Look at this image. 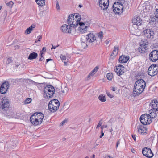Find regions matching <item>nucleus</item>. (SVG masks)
Wrapping results in <instances>:
<instances>
[{"label": "nucleus", "instance_id": "f257e3e1", "mask_svg": "<svg viewBox=\"0 0 158 158\" xmlns=\"http://www.w3.org/2000/svg\"><path fill=\"white\" fill-rule=\"evenodd\" d=\"M44 118V114L41 112L33 114L30 117V121L35 126L41 124Z\"/></svg>", "mask_w": 158, "mask_h": 158}, {"label": "nucleus", "instance_id": "f03ea898", "mask_svg": "<svg viewBox=\"0 0 158 158\" xmlns=\"http://www.w3.org/2000/svg\"><path fill=\"white\" fill-rule=\"evenodd\" d=\"M59 106V101L57 99H53L49 102L48 108L52 112H54L58 109Z\"/></svg>", "mask_w": 158, "mask_h": 158}, {"label": "nucleus", "instance_id": "7ed1b4c3", "mask_svg": "<svg viewBox=\"0 0 158 158\" xmlns=\"http://www.w3.org/2000/svg\"><path fill=\"white\" fill-rule=\"evenodd\" d=\"M9 106L8 99L4 97L0 102V111H6L8 110Z\"/></svg>", "mask_w": 158, "mask_h": 158}, {"label": "nucleus", "instance_id": "20e7f679", "mask_svg": "<svg viewBox=\"0 0 158 158\" xmlns=\"http://www.w3.org/2000/svg\"><path fill=\"white\" fill-rule=\"evenodd\" d=\"M141 123L144 125L149 124L152 122V120L149 117L148 114H142L140 118Z\"/></svg>", "mask_w": 158, "mask_h": 158}, {"label": "nucleus", "instance_id": "39448f33", "mask_svg": "<svg viewBox=\"0 0 158 158\" xmlns=\"http://www.w3.org/2000/svg\"><path fill=\"white\" fill-rule=\"evenodd\" d=\"M143 34L144 36L148 39L152 40L154 38V33L152 29H143Z\"/></svg>", "mask_w": 158, "mask_h": 158}, {"label": "nucleus", "instance_id": "423d86ee", "mask_svg": "<svg viewBox=\"0 0 158 158\" xmlns=\"http://www.w3.org/2000/svg\"><path fill=\"white\" fill-rule=\"evenodd\" d=\"M90 23L89 21L85 22L84 23L81 22L79 23L80 31L82 33H85L87 31V28L89 26Z\"/></svg>", "mask_w": 158, "mask_h": 158}, {"label": "nucleus", "instance_id": "0eeeda50", "mask_svg": "<svg viewBox=\"0 0 158 158\" xmlns=\"http://www.w3.org/2000/svg\"><path fill=\"white\" fill-rule=\"evenodd\" d=\"M142 153L144 156L148 158H151L154 155L150 148L148 147L143 148L142 149Z\"/></svg>", "mask_w": 158, "mask_h": 158}, {"label": "nucleus", "instance_id": "6e6552de", "mask_svg": "<svg viewBox=\"0 0 158 158\" xmlns=\"http://www.w3.org/2000/svg\"><path fill=\"white\" fill-rule=\"evenodd\" d=\"M149 59L152 62H156L158 60V51L154 50L149 54Z\"/></svg>", "mask_w": 158, "mask_h": 158}, {"label": "nucleus", "instance_id": "1a4fd4ad", "mask_svg": "<svg viewBox=\"0 0 158 158\" xmlns=\"http://www.w3.org/2000/svg\"><path fill=\"white\" fill-rule=\"evenodd\" d=\"M80 17V15L79 14L75 13L74 15L71 14L69 15L67 19L68 23L69 26L71 25L72 22L74 20L76 21L77 18Z\"/></svg>", "mask_w": 158, "mask_h": 158}, {"label": "nucleus", "instance_id": "9d476101", "mask_svg": "<svg viewBox=\"0 0 158 158\" xmlns=\"http://www.w3.org/2000/svg\"><path fill=\"white\" fill-rule=\"evenodd\" d=\"M144 89V88H142L134 85L133 92L134 96H136L140 94Z\"/></svg>", "mask_w": 158, "mask_h": 158}, {"label": "nucleus", "instance_id": "9b49d317", "mask_svg": "<svg viewBox=\"0 0 158 158\" xmlns=\"http://www.w3.org/2000/svg\"><path fill=\"white\" fill-rule=\"evenodd\" d=\"M99 3L102 10H106L109 5L108 0H99Z\"/></svg>", "mask_w": 158, "mask_h": 158}, {"label": "nucleus", "instance_id": "f8f14e48", "mask_svg": "<svg viewBox=\"0 0 158 158\" xmlns=\"http://www.w3.org/2000/svg\"><path fill=\"white\" fill-rule=\"evenodd\" d=\"M55 91L51 90V89H44V93L45 98H49L52 97L54 94Z\"/></svg>", "mask_w": 158, "mask_h": 158}, {"label": "nucleus", "instance_id": "ddd939ff", "mask_svg": "<svg viewBox=\"0 0 158 158\" xmlns=\"http://www.w3.org/2000/svg\"><path fill=\"white\" fill-rule=\"evenodd\" d=\"M114 71L118 75L120 76L124 72V67L121 65H118L114 68Z\"/></svg>", "mask_w": 158, "mask_h": 158}, {"label": "nucleus", "instance_id": "4468645a", "mask_svg": "<svg viewBox=\"0 0 158 158\" xmlns=\"http://www.w3.org/2000/svg\"><path fill=\"white\" fill-rule=\"evenodd\" d=\"M132 23H133V26L135 27V26H139L141 25L142 21L139 17H135L132 19Z\"/></svg>", "mask_w": 158, "mask_h": 158}, {"label": "nucleus", "instance_id": "2eb2a0df", "mask_svg": "<svg viewBox=\"0 0 158 158\" xmlns=\"http://www.w3.org/2000/svg\"><path fill=\"white\" fill-rule=\"evenodd\" d=\"M146 82L145 81L142 79H138L135 82L134 85L142 88H145L146 86Z\"/></svg>", "mask_w": 158, "mask_h": 158}, {"label": "nucleus", "instance_id": "dca6fc26", "mask_svg": "<svg viewBox=\"0 0 158 158\" xmlns=\"http://www.w3.org/2000/svg\"><path fill=\"white\" fill-rule=\"evenodd\" d=\"M151 109L154 111H158V102L156 100H153L150 105Z\"/></svg>", "mask_w": 158, "mask_h": 158}, {"label": "nucleus", "instance_id": "f3484780", "mask_svg": "<svg viewBox=\"0 0 158 158\" xmlns=\"http://www.w3.org/2000/svg\"><path fill=\"white\" fill-rule=\"evenodd\" d=\"M9 86L8 82L3 83L0 88V92L2 94H5L7 91Z\"/></svg>", "mask_w": 158, "mask_h": 158}, {"label": "nucleus", "instance_id": "a211bd4d", "mask_svg": "<svg viewBox=\"0 0 158 158\" xmlns=\"http://www.w3.org/2000/svg\"><path fill=\"white\" fill-rule=\"evenodd\" d=\"M96 40L95 35L92 33H90L87 35L86 37V43L88 42H93Z\"/></svg>", "mask_w": 158, "mask_h": 158}, {"label": "nucleus", "instance_id": "6ab92c4d", "mask_svg": "<svg viewBox=\"0 0 158 158\" xmlns=\"http://www.w3.org/2000/svg\"><path fill=\"white\" fill-rule=\"evenodd\" d=\"M148 75L151 76H153L156 75L158 73L157 69H153L152 67H149L148 70Z\"/></svg>", "mask_w": 158, "mask_h": 158}, {"label": "nucleus", "instance_id": "aec40b11", "mask_svg": "<svg viewBox=\"0 0 158 158\" xmlns=\"http://www.w3.org/2000/svg\"><path fill=\"white\" fill-rule=\"evenodd\" d=\"M68 27V26L66 24L63 25L61 27V29L62 31L64 33H71L72 28H70L69 26Z\"/></svg>", "mask_w": 158, "mask_h": 158}, {"label": "nucleus", "instance_id": "412c9836", "mask_svg": "<svg viewBox=\"0 0 158 158\" xmlns=\"http://www.w3.org/2000/svg\"><path fill=\"white\" fill-rule=\"evenodd\" d=\"M81 19V18L80 17H79L77 18L76 21L74 20V21H73V22H72L71 25H70L69 26L70 28H71V27L73 28L75 27L78 25V24L79 25V23L81 22H80Z\"/></svg>", "mask_w": 158, "mask_h": 158}, {"label": "nucleus", "instance_id": "4be33fe9", "mask_svg": "<svg viewBox=\"0 0 158 158\" xmlns=\"http://www.w3.org/2000/svg\"><path fill=\"white\" fill-rule=\"evenodd\" d=\"M157 111H154V110H153L151 109L149 110V114H148L149 117L151 119L152 118H154L156 117L157 113L156 112Z\"/></svg>", "mask_w": 158, "mask_h": 158}, {"label": "nucleus", "instance_id": "5701e85b", "mask_svg": "<svg viewBox=\"0 0 158 158\" xmlns=\"http://www.w3.org/2000/svg\"><path fill=\"white\" fill-rule=\"evenodd\" d=\"M137 129L139 133L142 134L145 133L147 131L146 128L143 126H139L137 127Z\"/></svg>", "mask_w": 158, "mask_h": 158}, {"label": "nucleus", "instance_id": "b1692460", "mask_svg": "<svg viewBox=\"0 0 158 158\" xmlns=\"http://www.w3.org/2000/svg\"><path fill=\"white\" fill-rule=\"evenodd\" d=\"M129 58L125 56H120L119 59V61L120 63H125L128 60Z\"/></svg>", "mask_w": 158, "mask_h": 158}, {"label": "nucleus", "instance_id": "393cba45", "mask_svg": "<svg viewBox=\"0 0 158 158\" xmlns=\"http://www.w3.org/2000/svg\"><path fill=\"white\" fill-rule=\"evenodd\" d=\"M35 27V24H32L31 26L25 30V33L27 34H30L33 30V29Z\"/></svg>", "mask_w": 158, "mask_h": 158}, {"label": "nucleus", "instance_id": "a878e982", "mask_svg": "<svg viewBox=\"0 0 158 158\" xmlns=\"http://www.w3.org/2000/svg\"><path fill=\"white\" fill-rule=\"evenodd\" d=\"M38 56V54L36 52H32L28 56V59L29 60H33L35 59Z\"/></svg>", "mask_w": 158, "mask_h": 158}, {"label": "nucleus", "instance_id": "bb28decb", "mask_svg": "<svg viewBox=\"0 0 158 158\" xmlns=\"http://www.w3.org/2000/svg\"><path fill=\"white\" fill-rule=\"evenodd\" d=\"M123 8L120 9L119 8H113V11L115 14L117 13L118 14H121L123 13Z\"/></svg>", "mask_w": 158, "mask_h": 158}, {"label": "nucleus", "instance_id": "cd10ccee", "mask_svg": "<svg viewBox=\"0 0 158 158\" xmlns=\"http://www.w3.org/2000/svg\"><path fill=\"white\" fill-rule=\"evenodd\" d=\"M113 8H119L120 9L123 8V6L122 4L121 3H119V2H115L113 5Z\"/></svg>", "mask_w": 158, "mask_h": 158}, {"label": "nucleus", "instance_id": "c85d7f7f", "mask_svg": "<svg viewBox=\"0 0 158 158\" xmlns=\"http://www.w3.org/2000/svg\"><path fill=\"white\" fill-rule=\"evenodd\" d=\"M36 2L37 4L41 6H43L45 5L44 0H36Z\"/></svg>", "mask_w": 158, "mask_h": 158}, {"label": "nucleus", "instance_id": "c756f323", "mask_svg": "<svg viewBox=\"0 0 158 158\" xmlns=\"http://www.w3.org/2000/svg\"><path fill=\"white\" fill-rule=\"evenodd\" d=\"M5 61L6 64H8L11 63L13 62V60L12 57H6L5 59Z\"/></svg>", "mask_w": 158, "mask_h": 158}, {"label": "nucleus", "instance_id": "7c9ffc66", "mask_svg": "<svg viewBox=\"0 0 158 158\" xmlns=\"http://www.w3.org/2000/svg\"><path fill=\"white\" fill-rule=\"evenodd\" d=\"M98 98L102 102H104L106 101L105 96L103 94H101L99 95L98 97Z\"/></svg>", "mask_w": 158, "mask_h": 158}, {"label": "nucleus", "instance_id": "2f4dec72", "mask_svg": "<svg viewBox=\"0 0 158 158\" xmlns=\"http://www.w3.org/2000/svg\"><path fill=\"white\" fill-rule=\"evenodd\" d=\"M149 44L148 41L146 40H143L142 44H140V45L143 46H146L148 47V45Z\"/></svg>", "mask_w": 158, "mask_h": 158}, {"label": "nucleus", "instance_id": "473e14b6", "mask_svg": "<svg viewBox=\"0 0 158 158\" xmlns=\"http://www.w3.org/2000/svg\"><path fill=\"white\" fill-rule=\"evenodd\" d=\"M107 79L109 80H111L113 77V74L111 73H109L106 75Z\"/></svg>", "mask_w": 158, "mask_h": 158}, {"label": "nucleus", "instance_id": "72a5a7b5", "mask_svg": "<svg viewBox=\"0 0 158 158\" xmlns=\"http://www.w3.org/2000/svg\"><path fill=\"white\" fill-rule=\"evenodd\" d=\"M44 89H51V90L55 91L54 88L51 85H46Z\"/></svg>", "mask_w": 158, "mask_h": 158}, {"label": "nucleus", "instance_id": "f704fd0d", "mask_svg": "<svg viewBox=\"0 0 158 158\" xmlns=\"http://www.w3.org/2000/svg\"><path fill=\"white\" fill-rule=\"evenodd\" d=\"M32 99L30 98H28L26 99L24 101V103L25 104H28L31 102Z\"/></svg>", "mask_w": 158, "mask_h": 158}, {"label": "nucleus", "instance_id": "c9c22d12", "mask_svg": "<svg viewBox=\"0 0 158 158\" xmlns=\"http://www.w3.org/2000/svg\"><path fill=\"white\" fill-rule=\"evenodd\" d=\"M151 21L152 22H156L158 21V18L156 16V15L155 16L151 18Z\"/></svg>", "mask_w": 158, "mask_h": 158}, {"label": "nucleus", "instance_id": "e433bc0d", "mask_svg": "<svg viewBox=\"0 0 158 158\" xmlns=\"http://www.w3.org/2000/svg\"><path fill=\"white\" fill-rule=\"evenodd\" d=\"M81 46L82 48L85 49L87 46V45L85 43L82 42H81Z\"/></svg>", "mask_w": 158, "mask_h": 158}, {"label": "nucleus", "instance_id": "4c0bfd02", "mask_svg": "<svg viewBox=\"0 0 158 158\" xmlns=\"http://www.w3.org/2000/svg\"><path fill=\"white\" fill-rule=\"evenodd\" d=\"M6 4L9 6L10 7H11L14 4L13 2L12 1H10L7 2H6Z\"/></svg>", "mask_w": 158, "mask_h": 158}, {"label": "nucleus", "instance_id": "58836bf2", "mask_svg": "<svg viewBox=\"0 0 158 158\" xmlns=\"http://www.w3.org/2000/svg\"><path fill=\"white\" fill-rule=\"evenodd\" d=\"M118 47H115V46L114 48V49L113 50V51L115 52V54L116 55L118 51Z\"/></svg>", "mask_w": 158, "mask_h": 158}, {"label": "nucleus", "instance_id": "ea45409f", "mask_svg": "<svg viewBox=\"0 0 158 158\" xmlns=\"http://www.w3.org/2000/svg\"><path fill=\"white\" fill-rule=\"evenodd\" d=\"M103 35V32L102 31H101L98 34V37L100 38L101 40L102 39Z\"/></svg>", "mask_w": 158, "mask_h": 158}, {"label": "nucleus", "instance_id": "a19ab883", "mask_svg": "<svg viewBox=\"0 0 158 158\" xmlns=\"http://www.w3.org/2000/svg\"><path fill=\"white\" fill-rule=\"evenodd\" d=\"M56 8L57 10H60L59 4L58 1H56Z\"/></svg>", "mask_w": 158, "mask_h": 158}, {"label": "nucleus", "instance_id": "79ce46f5", "mask_svg": "<svg viewBox=\"0 0 158 158\" xmlns=\"http://www.w3.org/2000/svg\"><path fill=\"white\" fill-rule=\"evenodd\" d=\"M94 72H92V71L90 73L89 75L88 76V78L90 79L95 74Z\"/></svg>", "mask_w": 158, "mask_h": 158}, {"label": "nucleus", "instance_id": "37998d69", "mask_svg": "<svg viewBox=\"0 0 158 158\" xmlns=\"http://www.w3.org/2000/svg\"><path fill=\"white\" fill-rule=\"evenodd\" d=\"M102 120H101L99 121V123H98L97 126L96 127V129H98L99 128L100 126H101L102 124Z\"/></svg>", "mask_w": 158, "mask_h": 158}, {"label": "nucleus", "instance_id": "c03bdc74", "mask_svg": "<svg viewBox=\"0 0 158 158\" xmlns=\"http://www.w3.org/2000/svg\"><path fill=\"white\" fill-rule=\"evenodd\" d=\"M60 57L62 61L66 60V57L65 56L62 54L60 55Z\"/></svg>", "mask_w": 158, "mask_h": 158}, {"label": "nucleus", "instance_id": "a18cd8bd", "mask_svg": "<svg viewBox=\"0 0 158 158\" xmlns=\"http://www.w3.org/2000/svg\"><path fill=\"white\" fill-rule=\"evenodd\" d=\"M140 47L144 51H146L148 47L146 46H143L140 45Z\"/></svg>", "mask_w": 158, "mask_h": 158}, {"label": "nucleus", "instance_id": "49530a36", "mask_svg": "<svg viewBox=\"0 0 158 158\" xmlns=\"http://www.w3.org/2000/svg\"><path fill=\"white\" fill-rule=\"evenodd\" d=\"M98 67H95L92 71V72H94L95 73L98 71Z\"/></svg>", "mask_w": 158, "mask_h": 158}, {"label": "nucleus", "instance_id": "de8ad7c7", "mask_svg": "<svg viewBox=\"0 0 158 158\" xmlns=\"http://www.w3.org/2000/svg\"><path fill=\"white\" fill-rule=\"evenodd\" d=\"M138 51L141 53H144L146 52V51H144L140 47L138 48Z\"/></svg>", "mask_w": 158, "mask_h": 158}, {"label": "nucleus", "instance_id": "09e8293b", "mask_svg": "<svg viewBox=\"0 0 158 158\" xmlns=\"http://www.w3.org/2000/svg\"><path fill=\"white\" fill-rule=\"evenodd\" d=\"M106 94H107V96L109 97L110 98H112L113 97V95L111 94L110 93L108 92H106Z\"/></svg>", "mask_w": 158, "mask_h": 158}, {"label": "nucleus", "instance_id": "8fccbe9b", "mask_svg": "<svg viewBox=\"0 0 158 158\" xmlns=\"http://www.w3.org/2000/svg\"><path fill=\"white\" fill-rule=\"evenodd\" d=\"M150 67H152V68L153 69L155 68L156 69H158V68L157 67L156 65V64H152L151 66H150Z\"/></svg>", "mask_w": 158, "mask_h": 158}, {"label": "nucleus", "instance_id": "3c124183", "mask_svg": "<svg viewBox=\"0 0 158 158\" xmlns=\"http://www.w3.org/2000/svg\"><path fill=\"white\" fill-rule=\"evenodd\" d=\"M67 121V120L65 119L63 120L61 123V125H63L64 124L66 123Z\"/></svg>", "mask_w": 158, "mask_h": 158}, {"label": "nucleus", "instance_id": "603ef678", "mask_svg": "<svg viewBox=\"0 0 158 158\" xmlns=\"http://www.w3.org/2000/svg\"><path fill=\"white\" fill-rule=\"evenodd\" d=\"M132 137L133 139L135 141H136V137L135 136V135H134L132 134Z\"/></svg>", "mask_w": 158, "mask_h": 158}, {"label": "nucleus", "instance_id": "864d4df0", "mask_svg": "<svg viewBox=\"0 0 158 158\" xmlns=\"http://www.w3.org/2000/svg\"><path fill=\"white\" fill-rule=\"evenodd\" d=\"M104 135V133L103 132V131H101V135H100V136L99 137L100 138H102V137Z\"/></svg>", "mask_w": 158, "mask_h": 158}, {"label": "nucleus", "instance_id": "5fc2aeb1", "mask_svg": "<svg viewBox=\"0 0 158 158\" xmlns=\"http://www.w3.org/2000/svg\"><path fill=\"white\" fill-rule=\"evenodd\" d=\"M52 46V47L51 48V49L52 50L53 49H55L56 47H58L59 46V45H58L57 46H53L52 44H51Z\"/></svg>", "mask_w": 158, "mask_h": 158}, {"label": "nucleus", "instance_id": "6e6d98bb", "mask_svg": "<svg viewBox=\"0 0 158 158\" xmlns=\"http://www.w3.org/2000/svg\"><path fill=\"white\" fill-rule=\"evenodd\" d=\"M46 48H45V47H44L42 49V50L41 51V52H43H43H45L46 51Z\"/></svg>", "mask_w": 158, "mask_h": 158}, {"label": "nucleus", "instance_id": "4d7b16f0", "mask_svg": "<svg viewBox=\"0 0 158 158\" xmlns=\"http://www.w3.org/2000/svg\"><path fill=\"white\" fill-rule=\"evenodd\" d=\"M156 13L155 14L156 15V16L157 18H158V9H156Z\"/></svg>", "mask_w": 158, "mask_h": 158}, {"label": "nucleus", "instance_id": "13d9d810", "mask_svg": "<svg viewBox=\"0 0 158 158\" xmlns=\"http://www.w3.org/2000/svg\"><path fill=\"white\" fill-rule=\"evenodd\" d=\"M37 38L38 39V41H40V40L42 39V36H39L37 37Z\"/></svg>", "mask_w": 158, "mask_h": 158}, {"label": "nucleus", "instance_id": "bf43d9fd", "mask_svg": "<svg viewBox=\"0 0 158 158\" xmlns=\"http://www.w3.org/2000/svg\"><path fill=\"white\" fill-rule=\"evenodd\" d=\"M110 40H106L105 42L106 44H108Z\"/></svg>", "mask_w": 158, "mask_h": 158}, {"label": "nucleus", "instance_id": "052dcab7", "mask_svg": "<svg viewBox=\"0 0 158 158\" xmlns=\"http://www.w3.org/2000/svg\"><path fill=\"white\" fill-rule=\"evenodd\" d=\"M120 142L119 141H118L117 142L116 145V148H117V147H118V145L119 144Z\"/></svg>", "mask_w": 158, "mask_h": 158}, {"label": "nucleus", "instance_id": "680f3d73", "mask_svg": "<svg viewBox=\"0 0 158 158\" xmlns=\"http://www.w3.org/2000/svg\"><path fill=\"white\" fill-rule=\"evenodd\" d=\"M43 59H44L43 57H40V58L39 59V61H41L43 60Z\"/></svg>", "mask_w": 158, "mask_h": 158}, {"label": "nucleus", "instance_id": "e2e57ef3", "mask_svg": "<svg viewBox=\"0 0 158 158\" xmlns=\"http://www.w3.org/2000/svg\"><path fill=\"white\" fill-rule=\"evenodd\" d=\"M52 60L51 59H48L46 60V62L47 63L50 60Z\"/></svg>", "mask_w": 158, "mask_h": 158}, {"label": "nucleus", "instance_id": "0e129e2a", "mask_svg": "<svg viewBox=\"0 0 158 158\" xmlns=\"http://www.w3.org/2000/svg\"><path fill=\"white\" fill-rule=\"evenodd\" d=\"M43 54V53L42 52H40V57H43L42 56Z\"/></svg>", "mask_w": 158, "mask_h": 158}, {"label": "nucleus", "instance_id": "69168bd1", "mask_svg": "<svg viewBox=\"0 0 158 158\" xmlns=\"http://www.w3.org/2000/svg\"><path fill=\"white\" fill-rule=\"evenodd\" d=\"M112 90L113 91H115L116 90V88L115 87H112Z\"/></svg>", "mask_w": 158, "mask_h": 158}, {"label": "nucleus", "instance_id": "338daca9", "mask_svg": "<svg viewBox=\"0 0 158 158\" xmlns=\"http://www.w3.org/2000/svg\"><path fill=\"white\" fill-rule=\"evenodd\" d=\"M102 126L104 128H106L107 127V125H103Z\"/></svg>", "mask_w": 158, "mask_h": 158}, {"label": "nucleus", "instance_id": "774afa93", "mask_svg": "<svg viewBox=\"0 0 158 158\" xmlns=\"http://www.w3.org/2000/svg\"><path fill=\"white\" fill-rule=\"evenodd\" d=\"M105 158H112L110 156H107L105 157Z\"/></svg>", "mask_w": 158, "mask_h": 158}]
</instances>
